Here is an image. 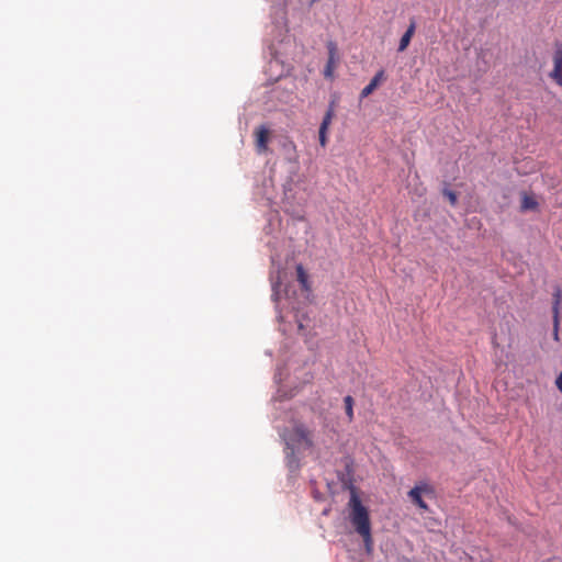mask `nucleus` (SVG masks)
I'll return each instance as SVG.
<instances>
[{
	"label": "nucleus",
	"instance_id": "obj_6",
	"mask_svg": "<svg viewBox=\"0 0 562 562\" xmlns=\"http://www.w3.org/2000/svg\"><path fill=\"white\" fill-rule=\"evenodd\" d=\"M328 48V60L324 69V76L326 78H333L334 77V70L336 68L337 63V46L334 42H328L327 44Z\"/></svg>",
	"mask_w": 562,
	"mask_h": 562
},
{
	"label": "nucleus",
	"instance_id": "obj_14",
	"mask_svg": "<svg viewBox=\"0 0 562 562\" xmlns=\"http://www.w3.org/2000/svg\"><path fill=\"white\" fill-rule=\"evenodd\" d=\"M559 325H560V316H553V338L554 340H559Z\"/></svg>",
	"mask_w": 562,
	"mask_h": 562
},
{
	"label": "nucleus",
	"instance_id": "obj_11",
	"mask_svg": "<svg viewBox=\"0 0 562 562\" xmlns=\"http://www.w3.org/2000/svg\"><path fill=\"white\" fill-rule=\"evenodd\" d=\"M296 278L302 289L305 291H310L311 286L308 282V276L302 265L296 266Z\"/></svg>",
	"mask_w": 562,
	"mask_h": 562
},
{
	"label": "nucleus",
	"instance_id": "obj_7",
	"mask_svg": "<svg viewBox=\"0 0 562 562\" xmlns=\"http://www.w3.org/2000/svg\"><path fill=\"white\" fill-rule=\"evenodd\" d=\"M335 115L334 108L330 105L326 111L323 121L319 126L318 135H319V144L325 147L327 144V131L329 125L331 124L333 117Z\"/></svg>",
	"mask_w": 562,
	"mask_h": 562
},
{
	"label": "nucleus",
	"instance_id": "obj_2",
	"mask_svg": "<svg viewBox=\"0 0 562 562\" xmlns=\"http://www.w3.org/2000/svg\"><path fill=\"white\" fill-rule=\"evenodd\" d=\"M350 520L356 531L362 537L367 551L372 549L371 524L368 509L362 505L356 492H351L349 499Z\"/></svg>",
	"mask_w": 562,
	"mask_h": 562
},
{
	"label": "nucleus",
	"instance_id": "obj_8",
	"mask_svg": "<svg viewBox=\"0 0 562 562\" xmlns=\"http://www.w3.org/2000/svg\"><path fill=\"white\" fill-rule=\"evenodd\" d=\"M385 80V72L384 70H379L374 77L371 79V81L369 82V85H367L361 93H360V98L361 99H364L367 97H369L378 87L379 85Z\"/></svg>",
	"mask_w": 562,
	"mask_h": 562
},
{
	"label": "nucleus",
	"instance_id": "obj_12",
	"mask_svg": "<svg viewBox=\"0 0 562 562\" xmlns=\"http://www.w3.org/2000/svg\"><path fill=\"white\" fill-rule=\"evenodd\" d=\"M561 302H562V290L560 286H557L553 292V306H552L553 316H560Z\"/></svg>",
	"mask_w": 562,
	"mask_h": 562
},
{
	"label": "nucleus",
	"instance_id": "obj_10",
	"mask_svg": "<svg viewBox=\"0 0 562 562\" xmlns=\"http://www.w3.org/2000/svg\"><path fill=\"white\" fill-rule=\"evenodd\" d=\"M521 211H533L538 207V202L533 198V195L524 193L521 196Z\"/></svg>",
	"mask_w": 562,
	"mask_h": 562
},
{
	"label": "nucleus",
	"instance_id": "obj_16",
	"mask_svg": "<svg viewBox=\"0 0 562 562\" xmlns=\"http://www.w3.org/2000/svg\"><path fill=\"white\" fill-rule=\"evenodd\" d=\"M555 385H557L558 390L562 392V372L557 378Z\"/></svg>",
	"mask_w": 562,
	"mask_h": 562
},
{
	"label": "nucleus",
	"instance_id": "obj_5",
	"mask_svg": "<svg viewBox=\"0 0 562 562\" xmlns=\"http://www.w3.org/2000/svg\"><path fill=\"white\" fill-rule=\"evenodd\" d=\"M270 138V131L266 125H260L255 131V145L258 154L268 150V143Z\"/></svg>",
	"mask_w": 562,
	"mask_h": 562
},
{
	"label": "nucleus",
	"instance_id": "obj_9",
	"mask_svg": "<svg viewBox=\"0 0 562 562\" xmlns=\"http://www.w3.org/2000/svg\"><path fill=\"white\" fill-rule=\"evenodd\" d=\"M415 31H416V22L414 20H412L409 26L407 27V30L401 37V41L398 44V52H404L408 47V45L412 41V37L415 34Z\"/></svg>",
	"mask_w": 562,
	"mask_h": 562
},
{
	"label": "nucleus",
	"instance_id": "obj_3",
	"mask_svg": "<svg viewBox=\"0 0 562 562\" xmlns=\"http://www.w3.org/2000/svg\"><path fill=\"white\" fill-rule=\"evenodd\" d=\"M434 487L427 482H419L409 492L411 501L423 510H428V505L424 502L422 495H432Z\"/></svg>",
	"mask_w": 562,
	"mask_h": 562
},
{
	"label": "nucleus",
	"instance_id": "obj_1",
	"mask_svg": "<svg viewBox=\"0 0 562 562\" xmlns=\"http://www.w3.org/2000/svg\"><path fill=\"white\" fill-rule=\"evenodd\" d=\"M286 462L290 469L299 468L296 451L313 447L312 432L303 424H296L284 434Z\"/></svg>",
	"mask_w": 562,
	"mask_h": 562
},
{
	"label": "nucleus",
	"instance_id": "obj_15",
	"mask_svg": "<svg viewBox=\"0 0 562 562\" xmlns=\"http://www.w3.org/2000/svg\"><path fill=\"white\" fill-rule=\"evenodd\" d=\"M443 194L448 198V200L450 201V203H451L452 205H454V204L457 203V200H458V199H457V194H456V192L450 191V190H445V191H443Z\"/></svg>",
	"mask_w": 562,
	"mask_h": 562
},
{
	"label": "nucleus",
	"instance_id": "obj_4",
	"mask_svg": "<svg viewBox=\"0 0 562 562\" xmlns=\"http://www.w3.org/2000/svg\"><path fill=\"white\" fill-rule=\"evenodd\" d=\"M552 70L549 77L562 89V43H557L552 55Z\"/></svg>",
	"mask_w": 562,
	"mask_h": 562
},
{
	"label": "nucleus",
	"instance_id": "obj_13",
	"mask_svg": "<svg viewBox=\"0 0 562 562\" xmlns=\"http://www.w3.org/2000/svg\"><path fill=\"white\" fill-rule=\"evenodd\" d=\"M344 403H345V411H346V415L348 417V422H352L353 420V403H355L352 396L347 395L344 398Z\"/></svg>",
	"mask_w": 562,
	"mask_h": 562
}]
</instances>
